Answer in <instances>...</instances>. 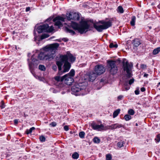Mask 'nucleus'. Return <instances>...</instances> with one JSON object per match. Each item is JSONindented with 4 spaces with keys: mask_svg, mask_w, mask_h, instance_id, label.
Segmentation results:
<instances>
[{
    "mask_svg": "<svg viewBox=\"0 0 160 160\" xmlns=\"http://www.w3.org/2000/svg\"><path fill=\"white\" fill-rule=\"evenodd\" d=\"M58 43H54L47 45L42 48L44 51L38 55V58L40 60L53 59L55 56L56 50L59 46Z\"/></svg>",
    "mask_w": 160,
    "mask_h": 160,
    "instance_id": "obj_1",
    "label": "nucleus"
},
{
    "mask_svg": "<svg viewBox=\"0 0 160 160\" xmlns=\"http://www.w3.org/2000/svg\"><path fill=\"white\" fill-rule=\"evenodd\" d=\"M76 60V57L69 52L64 55H61V74L68 72L71 67L70 62H73Z\"/></svg>",
    "mask_w": 160,
    "mask_h": 160,
    "instance_id": "obj_2",
    "label": "nucleus"
},
{
    "mask_svg": "<svg viewBox=\"0 0 160 160\" xmlns=\"http://www.w3.org/2000/svg\"><path fill=\"white\" fill-rule=\"evenodd\" d=\"M88 85L87 81L76 83L71 88L72 94L75 96L84 95L88 92L87 88Z\"/></svg>",
    "mask_w": 160,
    "mask_h": 160,
    "instance_id": "obj_3",
    "label": "nucleus"
},
{
    "mask_svg": "<svg viewBox=\"0 0 160 160\" xmlns=\"http://www.w3.org/2000/svg\"><path fill=\"white\" fill-rule=\"evenodd\" d=\"M71 26L74 29L77 30L81 34L86 33L88 31L89 27L86 21L82 22L80 25L72 22L71 23Z\"/></svg>",
    "mask_w": 160,
    "mask_h": 160,
    "instance_id": "obj_4",
    "label": "nucleus"
},
{
    "mask_svg": "<svg viewBox=\"0 0 160 160\" xmlns=\"http://www.w3.org/2000/svg\"><path fill=\"white\" fill-rule=\"evenodd\" d=\"M53 27L52 26L49 27L48 24H44L40 25L38 27L37 31L38 33H41L43 32H51L53 30Z\"/></svg>",
    "mask_w": 160,
    "mask_h": 160,
    "instance_id": "obj_5",
    "label": "nucleus"
},
{
    "mask_svg": "<svg viewBox=\"0 0 160 160\" xmlns=\"http://www.w3.org/2000/svg\"><path fill=\"white\" fill-rule=\"evenodd\" d=\"M132 65L129 64L128 61L123 62V68L124 71L127 72V77L128 78L131 77L132 74L131 71L132 69Z\"/></svg>",
    "mask_w": 160,
    "mask_h": 160,
    "instance_id": "obj_6",
    "label": "nucleus"
},
{
    "mask_svg": "<svg viewBox=\"0 0 160 160\" xmlns=\"http://www.w3.org/2000/svg\"><path fill=\"white\" fill-rule=\"evenodd\" d=\"M94 71L97 75H100L105 72V68L102 65H98L95 67Z\"/></svg>",
    "mask_w": 160,
    "mask_h": 160,
    "instance_id": "obj_7",
    "label": "nucleus"
},
{
    "mask_svg": "<svg viewBox=\"0 0 160 160\" xmlns=\"http://www.w3.org/2000/svg\"><path fill=\"white\" fill-rule=\"evenodd\" d=\"M64 81V82L68 85H70L74 81L72 77L69 76H65V75L61 77V82Z\"/></svg>",
    "mask_w": 160,
    "mask_h": 160,
    "instance_id": "obj_8",
    "label": "nucleus"
},
{
    "mask_svg": "<svg viewBox=\"0 0 160 160\" xmlns=\"http://www.w3.org/2000/svg\"><path fill=\"white\" fill-rule=\"evenodd\" d=\"M109 64L111 73L112 74H116L117 72V68L115 64V62L114 61H111L109 62Z\"/></svg>",
    "mask_w": 160,
    "mask_h": 160,
    "instance_id": "obj_9",
    "label": "nucleus"
},
{
    "mask_svg": "<svg viewBox=\"0 0 160 160\" xmlns=\"http://www.w3.org/2000/svg\"><path fill=\"white\" fill-rule=\"evenodd\" d=\"M68 19H72L75 20H78L79 19V15L78 13L75 12H71L67 15Z\"/></svg>",
    "mask_w": 160,
    "mask_h": 160,
    "instance_id": "obj_10",
    "label": "nucleus"
},
{
    "mask_svg": "<svg viewBox=\"0 0 160 160\" xmlns=\"http://www.w3.org/2000/svg\"><path fill=\"white\" fill-rule=\"evenodd\" d=\"M104 26L105 29L110 27L112 25V20L109 19L108 21H102L100 22Z\"/></svg>",
    "mask_w": 160,
    "mask_h": 160,
    "instance_id": "obj_11",
    "label": "nucleus"
},
{
    "mask_svg": "<svg viewBox=\"0 0 160 160\" xmlns=\"http://www.w3.org/2000/svg\"><path fill=\"white\" fill-rule=\"evenodd\" d=\"M97 75L95 72H90L88 74V75L85 76L87 78L88 77L89 81H93L96 78Z\"/></svg>",
    "mask_w": 160,
    "mask_h": 160,
    "instance_id": "obj_12",
    "label": "nucleus"
},
{
    "mask_svg": "<svg viewBox=\"0 0 160 160\" xmlns=\"http://www.w3.org/2000/svg\"><path fill=\"white\" fill-rule=\"evenodd\" d=\"M92 126L93 129L99 131H101L104 129V126L102 124L98 125L96 124H93L92 125Z\"/></svg>",
    "mask_w": 160,
    "mask_h": 160,
    "instance_id": "obj_13",
    "label": "nucleus"
},
{
    "mask_svg": "<svg viewBox=\"0 0 160 160\" xmlns=\"http://www.w3.org/2000/svg\"><path fill=\"white\" fill-rule=\"evenodd\" d=\"M32 62H29V66L30 70L32 69L34 64H38L39 62L37 59L34 58V56H32L31 58Z\"/></svg>",
    "mask_w": 160,
    "mask_h": 160,
    "instance_id": "obj_14",
    "label": "nucleus"
},
{
    "mask_svg": "<svg viewBox=\"0 0 160 160\" xmlns=\"http://www.w3.org/2000/svg\"><path fill=\"white\" fill-rule=\"evenodd\" d=\"M122 127H123V125H122L118 123H115L114 124H112L111 125L109 126L108 127L109 129L112 130L119 128Z\"/></svg>",
    "mask_w": 160,
    "mask_h": 160,
    "instance_id": "obj_15",
    "label": "nucleus"
},
{
    "mask_svg": "<svg viewBox=\"0 0 160 160\" xmlns=\"http://www.w3.org/2000/svg\"><path fill=\"white\" fill-rule=\"evenodd\" d=\"M52 21L54 22V25L58 28L60 27V16H58L54 18Z\"/></svg>",
    "mask_w": 160,
    "mask_h": 160,
    "instance_id": "obj_16",
    "label": "nucleus"
},
{
    "mask_svg": "<svg viewBox=\"0 0 160 160\" xmlns=\"http://www.w3.org/2000/svg\"><path fill=\"white\" fill-rule=\"evenodd\" d=\"M94 28L98 32H101L102 30L105 29L103 25H94Z\"/></svg>",
    "mask_w": 160,
    "mask_h": 160,
    "instance_id": "obj_17",
    "label": "nucleus"
},
{
    "mask_svg": "<svg viewBox=\"0 0 160 160\" xmlns=\"http://www.w3.org/2000/svg\"><path fill=\"white\" fill-rule=\"evenodd\" d=\"M132 43L134 46L138 47L141 44L140 40L138 39H135L133 40Z\"/></svg>",
    "mask_w": 160,
    "mask_h": 160,
    "instance_id": "obj_18",
    "label": "nucleus"
},
{
    "mask_svg": "<svg viewBox=\"0 0 160 160\" xmlns=\"http://www.w3.org/2000/svg\"><path fill=\"white\" fill-rule=\"evenodd\" d=\"M55 82V85L59 88V85L60 84V76L59 75L54 77Z\"/></svg>",
    "mask_w": 160,
    "mask_h": 160,
    "instance_id": "obj_19",
    "label": "nucleus"
},
{
    "mask_svg": "<svg viewBox=\"0 0 160 160\" xmlns=\"http://www.w3.org/2000/svg\"><path fill=\"white\" fill-rule=\"evenodd\" d=\"M75 72L74 69H72L70 72L67 74L65 75V76H69L72 77L75 75Z\"/></svg>",
    "mask_w": 160,
    "mask_h": 160,
    "instance_id": "obj_20",
    "label": "nucleus"
},
{
    "mask_svg": "<svg viewBox=\"0 0 160 160\" xmlns=\"http://www.w3.org/2000/svg\"><path fill=\"white\" fill-rule=\"evenodd\" d=\"M59 57L58 56L56 57V59L57 60L56 61V64L58 66V73H59L60 71V61L59 59V58H60V56L58 55Z\"/></svg>",
    "mask_w": 160,
    "mask_h": 160,
    "instance_id": "obj_21",
    "label": "nucleus"
},
{
    "mask_svg": "<svg viewBox=\"0 0 160 160\" xmlns=\"http://www.w3.org/2000/svg\"><path fill=\"white\" fill-rule=\"evenodd\" d=\"M136 18L135 16H133L132 17L131 20L130 21V24L132 26H133L135 24Z\"/></svg>",
    "mask_w": 160,
    "mask_h": 160,
    "instance_id": "obj_22",
    "label": "nucleus"
},
{
    "mask_svg": "<svg viewBox=\"0 0 160 160\" xmlns=\"http://www.w3.org/2000/svg\"><path fill=\"white\" fill-rule=\"evenodd\" d=\"M65 30L67 32L70 33L72 35H73L75 33L74 31L67 27L65 28Z\"/></svg>",
    "mask_w": 160,
    "mask_h": 160,
    "instance_id": "obj_23",
    "label": "nucleus"
},
{
    "mask_svg": "<svg viewBox=\"0 0 160 160\" xmlns=\"http://www.w3.org/2000/svg\"><path fill=\"white\" fill-rule=\"evenodd\" d=\"M117 11L118 12L122 13L123 12L124 10L123 8L121 6H118L117 9Z\"/></svg>",
    "mask_w": 160,
    "mask_h": 160,
    "instance_id": "obj_24",
    "label": "nucleus"
},
{
    "mask_svg": "<svg viewBox=\"0 0 160 160\" xmlns=\"http://www.w3.org/2000/svg\"><path fill=\"white\" fill-rule=\"evenodd\" d=\"M120 110L118 109L117 110H116L114 112L113 114V118H115L118 115V114L120 112Z\"/></svg>",
    "mask_w": 160,
    "mask_h": 160,
    "instance_id": "obj_25",
    "label": "nucleus"
},
{
    "mask_svg": "<svg viewBox=\"0 0 160 160\" xmlns=\"http://www.w3.org/2000/svg\"><path fill=\"white\" fill-rule=\"evenodd\" d=\"M160 52V47L155 49L153 51V54L156 55L158 54Z\"/></svg>",
    "mask_w": 160,
    "mask_h": 160,
    "instance_id": "obj_26",
    "label": "nucleus"
},
{
    "mask_svg": "<svg viewBox=\"0 0 160 160\" xmlns=\"http://www.w3.org/2000/svg\"><path fill=\"white\" fill-rule=\"evenodd\" d=\"M79 157L78 154L76 152H74L72 155V158L75 159H77Z\"/></svg>",
    "mask_w": 160,
    "mask_h": 160,
    "instance_id": "obj_27",
    "label": "nucleus"
},
{
    "mask_svg": "<svg viewBox=\"0 0 160 160\" xmlns=\"http://www.w3.org/2000/svg\"><path fill=\"white\" fill-rule=\"evenodd\" d=\"M124 89H123V91L128 90L130 88V87L128 86V82H126L124 84Z\"/></svg>",
    "mask_w": 160,
    "mask_h": 160,
    "instance_id": "obj_28",
    "label": "nucleus"
},
{
    "mask_svg": "<svg viewBox=\"0 0 160 160\" xmlns=\"http://www.w3.org/2000/svg\"><path fill=\"white\" fill-rule=\"evenodd\" d=\"M35 129V128L34 127H32L29 129H27L26 131V134H29L31 133L32 132V130Z\"/></svg>",
    "mask_w": 160,
    "mask_h": 160,
    "instance_id": "obj_29",
    "label": "nucleus"
},
{
    "mask_svg": "<svg viewBox=\"0 0 160 160\" xmlns=\"http://www.w3.org/2000/svg\"><path fill=\"white\" fill-rule=\"evenodd\" d=\"M93 141L95 143H98L100 142V139L98 137H95L93 139Z\"/></svg>",
    "mask_w": 160,
    "mask_h": 160,
    "instance_id": "obj_30",
    "label": "nucleus"
},
{
    "mask_svg": "<svg viewBox=\"0 0 160 160\" xmlns=\"http://www.w3.org/2000/svg\"><path fill=\"white\" fill-rule=\"evenodd\" d=\"M131 117L130 115L126 114L124 116V118L126 121H129L131 119Z\"/></svg>",
    "mask_w": 160,
    "mask_h": 160,
    "instance_id": "obj_31",
    "label": "nucleus"
},
{
    "mask_svg": "<svg viewBox=\"0 0 160 160\" xmlns=\"http://www.w3.org/2000/svg\"><path fill=\"white\" fill-rule=\"evenodd\" d=\"M124 142L123 141H120L118 142L117 143V146L119 148H121L123 146Z\"/></svg>",
    "mask_w": 160,
    "mask_h": 160,
    "instance_id": "obj_32",
    "label": "nucleus"
},
{
    "mask_svg": "<svg viewBox=\"0 0 160 160\" xmlns=\"http://www.w3.org/2000/svg\"><path fill=\"white\" fill-rule=\"evenodd\" d=\"M86 75H88V74L84 75L81 77V78L82 80H84L85 81H89V78H87L85 76Z\"/></svg>",
    "mask_w": 160,
    "mask_h": 160,
    "instance_id": "obj_33",
    "label": "nucleus"
},
{
    "mask_svg": "<svg viewBox=\"0 0 160 160\" xmlns=\"http://www.w3.org/2000/svg\"><path fill=\"white\" fill-rule=\"evenodd\" d=\"M39 69L42 71H44L46 69V68L45 66L42 65H40L38 67Z\"/></svg>",
    "mask_w": 160,
    "mask_h": 160,
    "instance_id": "obj_34",
    "label": "nucleus"
},
{
    "mask_svg": "<svg viewBox=\"0 0 160 160\" xmlns=\"http://www.w3.org/2000/svg\"><path fill=\"white\" fill-rule=\"evenodd\" d=\"M128 113L130 115H133L135 113V112L132 109H130L128 111Z\"/></svg>",
    "mask_w": 160,
    "mask_h": 160,
    "instance_id": "obj_35",
    "label": "nucleus"
},
{
    "mask_svg": "<svg viewBox=\"0 0 160 160\" xmlns=\"http://www.w3.org/2000/svg\"><path fill=\"white\" fill-rule=\"evenodd\" d=\"M118 45L116 43L115 44H114L113 43H111L110 44L109 47L110 48H117L118 47Z\"/></svg>",
    "mask_w": 160,
    "mask_h": 160,
    "instance_id": "obj_36",
    "label": "nucleus"
},
{
    "mask_svg": "<svg viewBox=\"0 0 160 160\" xmlns=\"http://www.w3.org/2000/svg\"><path fill=\"white\" fill-rule=\"evenodd\" d=\"M49 36L47 34H44L42 35L41 37V38L40 40H42L45 38H48Z\"/></svg>",
    "mask_w": 160,
    "mask_h": 160,
    "instance_id": "obj_37",
    "label": "nucleus"
},
{
    "mask_svg": "<svg viewBox=\"0 0 160 160\" xmlns=\"http://www.w3.org/2000/svg\"><path fill=\"white\" fill-rule=\"evenodd\" d=\"M85 133L84 132H81L79 134V137L81 138H83L84 137Z\"/></svg>",
    "mask_w": 160,
    "mask_h": 160,
    "instance_id": "obj_38",
    "label": "nucleus"
},
{
    "mask_svg": "<svg viewBox=\"0 0 160 160\" xmlns=\"http://www.w3.org/2000/svg\"><path fill=\"white\" fill-rule=\"evenodd\" d=\"M112 159V156L110 154H108L106 155V160H111Z\"/></svg>",
    "mask_w": 160,
    "mask_h": 160,
    "instance_id": "obj_39",
    "label": "nucleus"
},
{
    "mask_svg": "<svg viewBox=\"0 0 160 160\" xmlns=\"http://www.w3.org/2000/svg\"><path fill=\"white\" fill-rule=\"evenodd\" d=\"M155 140L157 142H159L160 141V134H158L157 135Z\"/></svg>",
    "mask_w": 160,
    "mask_h": 160,
    "instance_id": "obj_40",
    "label": "nucleus"
},
{
    "mask_svg": "<svg viewBox=\"0 0 160 160\" xmlns=\"http://www.w3.org/2000/svg\"><path fill=\"white\" fill-rule=\"evenodd\" d=\"M5 106L3 101H2L0 104V107L2 109L5 108Z\"/></svg>",
    "mask_w": 160,
    "mask_h": 160,
    "instance_id": "obj_41",
    "label": "nucleus"
},
{
    "mask_svg": "<svg viewBox=\"0 0 160 160\" xmlns=\"http://www.w3.org/2000/svg\"><path fill=\"white\" fill-rule=\"evenodd\" d=\"M39 139L41 141V142H44L45 141V138L43 136H41L39 137Z\"/></svg>",
    "mask_w": 160,
    "mask_h": 160,
    "instance_id": "obj_42",
    "label": "nucleus"
},
{
    "mask_svg": "<svg viewBox=\"0 0 160 160\" xmlns=\"http://www.w3.org/2000/svg\"><path fill=\"white\" fill-rule=\"evenodd\" d=\"M134 81V80L133 78H132L129 81L128 84L130 85H131V84L133 83Z\"/></svg>",
    "mask_w": 160,
    "mask_h": 160,
    "instance_id": "obj_43",
    "label": "nucleus"
},
{
    "mask_svg": "<svg viewBox=\"0 0 160 160\" xmlns=\"http://www.w3.org/2000/svg\"><path fill=\"white\" fill-rule=\"evenodd\" d=\"M56 124H56V122H51V123H50L49 124V125L50 126H51L52 127H54L56 125Z\"/></svg>",
    "mask_w": 160,
    "mask_h": 160,
    "instance_id": "obj_44",
    "label": "nucleus"
},
{
    "mask_svg": "<svg viewBox=\"0 0 160 160\" xmlns=\"http://www.w3.org/2000/svg\"><path fill=\"white\" fill-rule=\"evenodd\" d=\"M123 96L122 95L119 96L118 97V100H120L123 98Z\"/></svg>",
    "mask_w": 160,
    "mask_h": 160,
    "instance_id": "obj_45",
    "label": "nucleus"
},
{
    "mask_svg": "<svg viewBox=\"0 0 160 160\" xmlns=\"http://www.w3.org/2000/svg\"><path fill=\"white\" fill-rule=\"evenodd\" d=\"M64 129L66 131H68L69 130L68 127V126H65L64 127Z\"/></svg>",
    "mask_w": 160,
    "mask_h": 160,
    "instance_id": "obj_46",
    "label": "nucleus"
},
{
    "mask_svg": "<svg viewBox=\"0 0 160 160\" xmlns=\"http://www.w3.org/2000/svg\"><path fill=\"white\" fill-rule=\"evenodd\" d=\"M146 68V65L145 64H142L141 65V68L142 69H144L145 68Z\"/></svg>",
    "mask_w": 160,
    "mask_h": 160,
    "instance_id": "obj_47",
    "label": "nucleus"
},
{
    "mask_svg": "<svg viewBox=\"0 0 160 160\" xmlns=\"http://www.w3.org/2000/svg\"><path fill=\"white\" fill-rule=\"evenodd\" d=\"M52 69L55 71H56L57 69V67L56 65H53L52 67Z\"/></svg>",
    "mask_w": 160,
    "mask_h": 160,
    "instance_id": "obj_48",
    "label": "nucleus"
},
{
    "mask_svg": "<svg viewBox=\"0 0 160 160\" xmlns=\"http://www.w3.org/2000/svg\"><path fill=\"white\" fill-rule=\"evenodd\" d=\"M135 93L136 95H138L139 93V89L136 90L135 91Z\"/></svg>",
    "mask_w": 160,
    "mask_h": 160,
    "instance_id": "obj_49",
    "label": "nucleus"
},
{
    "mask_svg": "<svg viewBox=\"0 0 160 160\" xmlns=\"http://www.w3.org/2000/svg\"><path fill=\"white\" fill-rule=\"evenodd\" d=\"M62 40L65 42H66L68 40V39L67 38H63L62 39Z\"/></svg>",
    "mask_w": 160,
    "mask_h": 160,
    "instance_id": "obj_50",
    "label": "nucleus"
},
{
    "mask_svg": "<svg viewBox=\"0 0 160 160\" xmlns=\"http://www.w3.org/2000/svg\"><path fill=\"white\" fill-rule=\"evenodd\" d=\"M145 88L144 87H142L141 88V91L142 92L145 91Z\"/></svg>",
    "mask_w": 160,
    "mask_h": 160,
    "instance_id": "obj_51",
    "label": "nucleus"
},
{
    "mask_svg": "<svg viewBox=\"0 0 160 160\" xmlns=\"http://www.w3.org/2000/svg\"><path fill=\"white\" fill-rule=\"evenodd\" d=\"M18 120L16 119L14 120V123L15 124H18Z\"/></svg>",
    "mask_w": 160,
    "mask_h": 160,
    "instance_id": "obj_52",
    "label": "nucleus"
},
{
    "mask_svg": "<svg viewBox=\"0 0 160 160\" xmlns=\"http://www.w3.org/2000/svg\"><path fill=\"white\" fill-rule=\"evenodd\" d=\"M30 10V8L29 7H27L26 8V12L29 11Z\"/></svg>",
    "mask_w": 160,
    "mask_h": 160,
    "instance_id": "obj_53",
    "label": "nucleus"
},
{
    "mask_svg": "<svg viewBox=\"0 0 160 160\" xmlns=\"http://www.w3.org/2000/svg\"><path fill=\"white\" fill-rule=\"evenodd\" d=\"M52 18H48V19H47V21H51V20H52Z\"/></svg>",
    "mask_w": 160,
    "mask_h": 160,
    "instance_id": "obj_54",
    "label": "nucleus"
},
{
    "mask_svg": "<svg viewBox=\"0 0 160 160\" xmlns=\"http://www.w3.org/2000/svg\"><path fill=\"white\" fill-rule=\"evenodd\" d=\"M148 75V74L145 73L144 75V77H146V78H147Z\"/></svg>",
    "mask_w": 160,
    "mask_h": 160,
    "instance_id": "obj_55",
    "label": "nucleus"
},
{
    "mask_svg": "<svg viewBox=\"0 0 160 160\" xmlns=\"http://www.w3.org/2000/svg\"><path fill=\"white\" fill-rule=\"evenodd\" d=\"M60 19H61V21H62L63 20V18H62V17H61Z\"/></svg>",
    "mask_w": 160,
    "mask_h": 160,
    "instance_id": "obj_56",
    "label": "nucleus"
},
{
    "mask_svg": "<svg viewBox=\"0 0 160 160\" xmlns=\"http://www.w3.org/2000/svg\"><path fill=\"white\" fill-rule=\"evenodd\" d=\"M28 115H26L25 114H24V116L25 117H27V116Z\"/></svg>",
    "mask_w": 160,
    "mask_h": 160,
    "instance_id": "obj_57",
    "label": "nucleus"
},
{
    "mask_svg": "<svg viewBox=\"0 0 160 160\" xmlns=\"http://www.w3.org/2000/svg\"><path fill=\"white\" fill-rule=\"evenodd\" d=\"M53 92L56 93V91L55 90H54Z\"/></svg>",
    "mask_w": 160,
    "mask_h": 160,
    "instance_id": "obj_58",
    "label": "nucleus"
},
{
    "mask_svg": "<svg viewBox=\"0 0 160 160\" xmlns=\"http://www.w3.org/2000/svg\"><path fill=\"white\" fill-rule=\"evenodd\" d=\"M34 34H35V29L34 30Z\"/></svg>",
    "mask_w": 160,
    "mask_h": 160,
    "instance_id": "obj_59",
    "label": "nucleus"
},
{
    "mask_svg": "<svg viewBox=\"0 0 160 160\" xmlns=\"http://www.w3.org/2000/svg\"><path fill=\"white\" fill-rule=\"evenodd\" d=\"M35 40H36V38L35 36Z\"/></svg>",
    "mask_w": 160,
    "mask_h": 160,
    "instance_id": "obj_60",
    "label": "nucleus"
},
{
    "mask_svg": "<svg viewBox=\"0 0 160 160\" xmlns=\"http://www.w3.org/2000/svg\"><path fill=\"white\" fill-rule=\"evenodd\" d=\"M158 85H160V82H159L158 83Z\"/></svg>",
    "mask_w": 160,
    "mask_h": 160,
    "instance_id": "obj_61",
    "label": "nucleus"
},
{
    "mask_svg": "<svg viewBox=\"0 0 160 160\" xmlns=\"http://www.w3.org/2000/svg\"><path fill=\"white\" fill-rule=\"evenodd\" d=\"M136 126H138V124L137 123L136 124Z\"/></svg>",
    "mask_w": 160,
    "mask_h": 160,
    "instance_id": "obj_62",
    "label": "nucleus"
},
{
    "mask_svg": "<svg viewBox=\"0 0 160 160\" xmlns=\"http://www.w3.org/2000/svg\"><path fill=\"white\" fill-rule=\"evenodd\" d=\"M60 25H61V26L62 25L61 23V24H60Z\"/></svg>",
    "mask_w": 160,
    "mask_h": 160,
    "instance_id": "obj_63",
    "label": "nucleus"
},
{
    "mask_svg": "<svg viewBox=\"0 0 160 160\" xmlns=\"http://www.w3.org/2000/svg\"><path fill=\"white\" fill-rule=\"evenodd\" d=\"M61 86H62V84H61V86H60L61 87Z\"/></svg>",
    "mask_w": 160,
    "mask_h": 160,
    "instance_id": "obj_64",
    "label": "nucleus"
}]
</instances>
